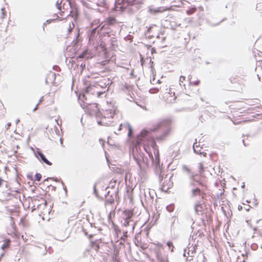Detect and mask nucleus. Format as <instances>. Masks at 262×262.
<instances>
[{
	"mask_svg": "<svg viewBox=\"0 0 262 262\" xmlns=\"http://www.w3.org/2000/svg\"><path fill=\"white\" fill-rule=\"evenodd\" d=\"M11 123H8L7 124V129H8L9 128V127L11 126Z\"/></svg>",
	"mask_w": 262,
	"mask_h": 262,
	"instance_id": "obj_43",
	"label": "nucleus"
},
{
	"mask_svg": "<svg viewBox=\"0 0 262 262\" xmlns=\"http://www.w3.org/2000/svg\"><path fill=\"white\" fill-rule=\"evenodd\" d=\"M224 21V19H222L221 21H220L219 23H218L217 24H214V25H213V26H216V25H217L220 24L222 21Z\"/></svg>",
	"mask_w": 262,
	"mask_h": 262,
	"instance_id": "obj_49",
	"label": "nucleus"
},
{
	"mask_svg": "<svg viewBox=\"0 0 262 262\" xmlns=\"http://www.w3.org/2000/svg\"><path fill=\"white\" fill-rule=\"evenodd\" d=\"M174 205L173 204H171L168 205L166 207V209L168 212H171L174 210Z\"/></svg>",
	"mask_w": 262,
	"mask_h": 262,
	"instance_id": "obj_22",
	"label": "nucleus"
},
{
	"mask_svg": "<svg viewBox=\"0 0 262 262\" xmlns=\"http://www.w3.org/2000/svg\"><path fill=\"white\" fill-rule=\"evenodd\" d=\"M72 29V27H71V25H70V28L69 29V32H70L71 31Z\"/></svg>",
	"mask_w": 262,
	"mask_h": 262,
	"instance_id": "obj_55",
	"label": "nucleus"
},
{
	"mask_svg": "<svg viewBox=\"0 0 262 262\" xmlns=\"http://www.w3.org/2000/svg\"><path fill=\"white\" fill-rule=\"evenodd\" d=\"M10 219H11V221H12L11 224H12V225H13L14 224V221H13V218L12 217H10Z\"/></svg>",
	"mask_w": 262,
	"mask_h": 262,
	"instance_id": "obj_47",
	"label": "nucleus"
},
{
	"mask_svg": "<svg viewBox=\"0 0 262 262\" xmlns=\"http://www.w3.org/2000/svg\"><path fill=\"white\" fill-rule=\"evenodd\" d=\"M193 148L194 152L200 155H203L204 157H206L207 154L205 152L202 151V148L200 147L199 145H195V143H194Z\"/></svg>",
	"mask_w": 262,
	"mask_h": 262,
	"instance_id": "obj_11",
	"label": "nucleus"
},
{
	"mask_svg": "<svg viewBox=\"0 0 262 262\" xmlns=\"http://www.w3.org/2000/svg\"><path fill=\"white\" fill-rule=\"evenodd\" d=\"M200 83V80H196L194 82H193V84L195 86H197Z\"/></svg>",
	"mask_w": 262,
	"mask_h": 262,
	"instance_id": "obj_36",
	"label": "nucleus"
},
{
	"mask_svg": "<svg viewBox=\"0 0 262 262\" xmlns=\"http://www.w3.org/2000/svg\"><path fill=\"white\" fill-rule=\"evenodd\" d=\"M121 224L124 227H128L131 226V230L133 231L134 230L135 227L136 225V223L134 221H126L125 220H121Z\"/></svg>",
	"mask_w": 262,
	"mask_h": 262,
	"instance_id": "obj_9",
	"label": "nucleus"
},
{
	"mask_svg": "<svg viewBox=\"0 0 262 262\" xmlns=\"http://www.w3.org/2000/svg\"><path fill=\"white\" fill-rule=\"evenodd\" d=\"M199 169H200V170H199L200 173H202L204 170V167H203V164L202 163H199Z\"/></svg>",
	"mask_w": 262,
	"mask_h": 262,
	"instance_id": "obj_29",
	"label": "nucleus"
},
{
	"mask_svg": "<svg viewBox=\"0 0 262 262\" xmlns=\"http://www.w3.org/2000/svg\"><path fill=\"white\" fill-rule=\"evenodd\" d=\"M257 245L256 244H253L251 245V248L253 250H255L257 248Z\"/></svg>",
	"mask_w": 262,
	"mask_h": 262,
	"instance_id": "obj_34",
	"label": "nucleus"
},
{
	"mask_svg": "<svg viewBox=\"0 0 262 262\" xmlns=\"http://www.w3.org/2000/svg\"><path fill=\"white\" fill-rule=\"evenodd\" d=\"M4 10H5V8H2L1 9V10L3 12V15H4Z\"/></svg>",
	"mask_w": 262,
	"mask_h": 262,
	"instance_id": "obj_56",
	"label": "nucleus"
},
{
	"mask_svg": "<svg viewBox=\"0 0 262 262\" xmlns=\"http://www.w3.org/2000/svg\"><path fill=\"white\" fill-rule=\"evenodd\" d=\"M59 69V67L57 66H54L53 67V69L56 71H58V70Z\"/></svg>",
	"mask_w": 262,
	"mask_h": 262,
	"instance_id": "obj_38",
	"label": "nucleus"
},
{
	"mask_svg": "<svg viewBox=\"0 0 262 262\" xmlns=\"http://www.w3.org/2000/svg\"><path fill=\"white\" fill-rule=\"evenodd\" d=\"M93 237V234H90L89 235V237L90 239L92 238Z\"/></svg>",
	"mask_w": 262,
	"mask_h": 262,
	"instance_id": "obj_53",
	"label": "nucleus"
},
{
	"mask_svg": "<svg viewBox=\"0 0 262 262\" xmlns=\"http://www.w3.org/2000/svg\"><path fill=\"white\" fill-rule=\"evenodd\" d=\"M243 143H244V145L245 146H247V145L245 144L244 140H243Z\"/></svg>",
	"mask_w": 262,
	"mask_h": 262,
	"instance_id": "obj_59",
	"label": "nucleus"
},
{
	"mask_svg": "<svg viewBox=\"0 0 262 262\" xmlns=\"http://www.w3.org/2000/svg\"><path fill=\"white\" fill-rule=\"evenodd\" d=\"M115 115V110L114 108L113 109H108L106 110L103 114V115L102 116L103 117H105L108 120H112L114 116Z\"/></svg>",
	"mask_w": 262,
	"mask_h": 262,
	"instance_id": "obj_7",
	"label": "nucleus"
},
{
	"mask_svg": "<svg viewBox=\"0 0 262 262\" xmlns=\"http://www.w3.org/2000/svg\"><path fill=\"white\" fill-rule=\"evenodd\" d=\"M43 101V97L42 96L40 98L39 102L37 104H40Z\"/></svg>",
	"mask_w": 262,
	"mask_h": 262,
	"instance_id": "obj_37",
	"label": "nucleus"
},
{
	"mask_svg": "<svg viewBox=\"0 0 262 262\" xmlns=\"http://www.w3.org/2000/svg\"><path fill=\"white\" fill-rule=\"evenodd\" d=\"M104 94V92H98V93H97V94H98V97H101V96L102 95H103Z\"/></svg>",
	"mask_w": 262,
	"mask_h": 262,
	"instance_id": "obj_39",
	"label": "nucleus"
},
{
	"mask_svg": "<svg viewBox=\"0 0 262 262\" xmlns=\"http://www.w3.org/2000/svg\"><path fill=\"white\" fill-rule=\"evenodd\" d=\"M19 121H20L19 119H17L15 122L16 124H17L19 122Z\"/></svg>",
	"mask_w": 262,
	"mask_h": 262,
	"instance_id": "obj_54",
	"label": "nucleus"
},
{
	"mask_svg": "<svg viewBox=\"0 0 262 262\" xmlns=\"http://www.w3.org/2000/svg\"><path fill=\"white\" fill-rule=\"evenodd\" d=\"M101 114L99 112H97L96 114V117L97 118V122L99 125H104V126H108L110 125L111 123L112 122V120H108V119L105 118V117H102L100 119H98V117Z\"/></svg>",
	"mask_w": 262,
	"mask_h": 262,
	"instance_id": "obj_5",
	"label": "nucleus"
},
{
	"mask_svg": "<svg viewBox=\"0 0 262 262\" xmlns=\"http://www.w3.org/2000/svg\"><path fill=\"white\" fill-rule=\"evenodd\" d=\"M39 104H37L36 106L34 107V108L33 109V112H35L36 110H37L38 108V106L39 105Z\"/></svg>",
	"mask_w": 262,
	"mask_h": 262,
	"instance_id": "obj_44",
	"label": "nucleus"
},
{
	"mask_svg": "<svg viewBox=\"0 0 262 262\" xmlns=\"http://www.w3.org/2000/svg\"><path fill=\"white\" fill-rule=\"evenodd\" d=\"M169 124L170 120L169 119L162 120L150 131L143 129L137 136L135 141L136 148L137 149L143 144L144 150L149 154V156H150L149 147L153 148L155 158L151 156V160L157 167H160V156L159 151L156 149L157 145L151 133L160 130L162 134L156 135V138L158 141H162L166 138L169 133L170 129L168 126Z\"/></svg>",
	"mask_w": 262,
	"mask_h": 262,
	"instance_id": "obj_1",
	"label": "nucleus"
},
{
	"mask_svg": "<svg viewBox=\"0 0 262 262\" xmlns=\"http://www.w3.org/2000/svg\"><path fill=\"white\" fill-rule=\"evenodd\" d=\"M186 78L185 76H181L180 77V80H179V82H180V84L181 85H182V83L183 82V81H184L185 80Z\"/></svg>",
	"mask_w": 262,
	"mask_h": 262,
	"instance_id": "obj_30",
	"label": "nucleus"
},
{
	"mask_svg": "<svg viewBox=\"0 0 262 262\" xmlns=\"http://www.w3.org/2000/svg\"><path fill=\"white\" fill-rule=\"evenodd\" d=\"M4 181V180H3L2 178L0 177V187H2V182Z\"/></svg>",
	"mask_w": 262,
	"mask_h": 262,
	"instance_id": "obj_41",
	"label": "nucleus"
},
{
	"mask_svg": "<svg viewBox=\"0 0 262 262\" xmlns=\"http://www.w3.org/2000/svg\"><path fill=\"white\" fill-rule=\"evenodd\" d=\"M198 176L197 174H194L193 173H190V177H189L192 181L201 184L200 182V180L198 179Z\"/></svg>",
	"mask_w": 262,
	"mask_h": 262,
	"instance_id": "obj_14",
	"label": "nucleus"
},
{
	"mask_svg": "<svg viewBox=\"0 0 262 262\" xmlns=\"http://www.w3.org/2000/svg\"><path fill=\"white\" fill-rule=\"evenodd\" d=\"M62 2V0H58L56 3V6L57 8L60 10H61V4Z\"/></svg>",
	"mask_w": 262,
	"mask_h": 262,
	"instance_id": "obj_26",
	"label": "nucleus"
},
{
	"mask_svg": "<svg viewBox=\"0 0 262 262\" xmlns=\"http://www.w3.org/2000/svg\"><path fill=\"white\" fill-rule=\"evenodd\" d=\"M182 169L183 171H186L189 177H190V173H193L191 171V170L186 165H183Z\"/></svg>",
	"mask_w": 262,
	"mask_h": 262,
	"instance_id": "obj_19",
	"label": "nucleus"
},
{
	"mask_svg": "<svg viewBox=\"0 0 262 262\" xmlns=\"http://www.w3.org/2000/svg\"><path fill=\"white\" fill-rule=\"evenodd\" d=\"M38 248H39L40 249H42L43 250V251L42 252H40V254L42 255H45L47 254V249H46V246L44 245H42L41 247H38Z\"/></svg>",
	"mask_w": 262,
	"mask_h": 262,
	"instance_id": "obj_21",
	"label": "nucleus"
},
{
	"mask_svg": "<svg viewBox=\"0 0 262 262\" xmlns=\"http://www.w3.org/2000/svg\"><path fill=\"white\" fill-rule=\"evenodd\" d=\"M108 37H110V41L113 46H115V42L117 41V38L115 37H111V34L110 33H107Z\"/></svg>",
	"mask_w": 262,
	"mask_h": 262,
	"instance_id": "obj_18",
	"label": "nucleus"
},
{
	"mask_svg": "<svg viewBox=\"0 0 262 262\" xmlns=\"http://www.w3.org/2000/svg\"><path fill=\"white\" fill-rule=\"evenodd\" d=\"M134 158L139 168L141 169L144 168L145 166H146L147 163L141 155H140V157H137L135 155H134Z\"/></svg>",
	"mask_w": 262,
	"mask_h": 262,
	"instance_id": "obj_6",
	"label": "nucleus"
},
{
	"mask_svg": "<svg viewBox=\"0 0 262 262\" xmlns=\"http://www.w3.org/2000/svg\"><path fill=\"white\" fill-rule=\"evenodd\" d=\"M167 246L168 247L169 249L170 250L171 252L173 251V246L172 243L171 242H168L166 244Z\"/></svg>",
	"mask_w": 262,
	"mask_h": 262,
	"instance_id": "obj_25",
	"label": "nucleus"
},
{
	"mask_svg": "<svg viewBox=\"0 0 262 262\" xmlns=\"http://www.w3.org/2000/svg\"><path fill=\"white\" fill-rule=\"evenodd\" d=\"M127 231L125 232V233H124V235L126 236V234H127Z\"/></svg>",
	"mask_w": 262,
	"mask_h": 262,
	"instance_id": "obj_63",
	"label": "nucleus"
},
{
	"mask_svg": "<svg viewBox=\"0 0 262 262\" xmlns=\"http://www.w3.org/2000/svg\"><path fill=\"white\" fill-rule=\"evenodd\" d=\"M55 20H56V19H50L46 20V23L47 24H49Z\"/></svg>",
	"mask_w": 262,
	"mask_h": 262,
	"instance_id": "obj_33",
	"label": "nucleus"
},
{
	"mask_svg": "<svg viewBox=\"0 0 262 262\" xmlns=\"http://www.w3.org/2000/svg\"><path fill=\"white\" fill-rule=\"evenodd\" d=\"M49 179H50V180H53V179H54V178H47V179H46V180L44 181V182H45V181H48V180H49Z\"/></svg>",
	"mask_w": 262,
	"mask_h": 262,
	"instance_id": "obj_48",
	"label": "nucleus"
},
{
	"mask_svg": "<svg viewBox=\"0 0 262 262\" xmlns=\"http://www.w3.org/2000/svg\"><path fill=\"white\" fill-rule=\"evenodd\" d=\"M80 40V38H79V32L77 33L76 34V38L75 39V40H74V41H75V44L76 43H77Z\"/></svg>",
	"mask_w": 262,
	"mask_h": 262,
	"instance_id": "obj_31",
	"label": "nucleus"
},
{
	"mask_svg": "<svg viewBox=\"0 0 262 262\" xmlns=\"http://www.w3.org/2000/svg\"><path fill=\"white\" fill-rule=\"evenodd\" d=\"M238 210H241L242 209V207L241 206H239L238 207Z\"/></svg>",
	"mask_w": 262,
	"mask_h": 262,
	"instance_id": "obj_57",
	"label": "nucleus"
},
{
	"mask_svg": "<svg viewBox=\"0 0 262 262\" xmlns=\"http://www.w3.org/2000/svg\"><path fill=\"white\" fill-rule=\"evenodd\" d=\"M164 11V9H162L161 8H154L151 6L149 7L148 8V12L150 14H156L158 13H161Z\"/></svg>",
	"mask_w": 262,
	"mask_h": 262,
	"instance_id": "obj_12",
	"label": "nucleus"
},
{
	"mask_svg": "<svg viewBox=\"0 0 262 262\" xmlns=\"http://www.w3.org/2000/svg\"><path fill=\"white\" fill-rule=\"evenodd\" d=\"M257 262H262V255L261 256L258 258Z\"/></svg>",
	"mask_w": 262,
	"mask_h": 262,
	"instance_id": "obj_45",
	"label": "nucleus"
},
{
	"mask_svg": "<svg viewBox=\"0 0 262 262\" xmlns=\"http://www.w3.org/2000/svg\"><path fill=\"white\" fill-rule=\"evenodd\" d=\"M159 171H160V172L161 173V170H159L157 172H159ZM159 180L160 181V182L161 183L162 182V179H163V176H161V173L159 175Z\"/></svg>",
	"mask_w": 262,
	"mask_h": 262,
	"instance_id": "obj_35",
	"label": "nucleus"
},
{
	"mask_svg": "<svg viewBox=\"0 0 262 262\" xmlns=\"http://www.w3.org/2000/svg\"><path fill=\"white\" fill-rule=\"evenodd\" d=\"M195 212L196 214H199L200 212H201L203 210V207L200 201H197L194 206Z\"/></svg>",
	"mask_w": 262,
	"mask_h": 262,
	"instance_id": "obj_13",
	"label": "nucleus"
},
{
	"mask_svg": "<svg viewBox=\"0 0 262 262\" xmlns=\"http://www.w3.org/2000/svg\"><path fill=\"white\" fill-rule=\"evenodd\" d=\"M83 231H84V234H85V235H88V232H87L85 230H83Z\"/></svg>",
	"mask_w": 262,
	"mask_h": 262,
	"instance_id": "obj_58",
	"label": "nucleus"
},
{
	"mask_svg": "<svg viewBox=\"0 0 262 262\" xmlns=\"http://www.w3.org/2000/svg\"><path fill=\"white\" fill-rule=\"evenodd\" d=\"M170 221H171L170 231L171 232L174 233L177 229V227H176V226L175 225V224L176 222H178V219H177L176 216H173L172 217H171V218L170 219Z\"/></svg>",
	"mask_w": 262,
	"mask_h": 262,
	"instance_id": "obj_10",
	"label": "nucleus"
},
{
	"mask_svg": "<svg viewBox=\"0 0 262 262\" xmlns=\"http://www.w3.org/2000/svg\"><path fill=\"white\" fill-rule=\"evenodd\" d=\"M114 202V200L113 198H110L106 200L105 204H112Z\"/></svg>",
	"mask_w": 262,
	"mask_h": 262,
	"instance_id": "obj_28",
	"label": "nucleus"
},
{
	"mask_svg": "<svg viewBox=\"0 0 262 262\" xmlns=\"http://www.w3.org/2000/svg\"><path fill=\"white\" fill-rule=\"evenodd\" d=\"M126 124H129L128 123H123V124H121L120 125V127L118 129L119 130H121L122 129H125V130H127L128 129V127H127V126H126L125 125Z\"/></svg>",
	"mask_w": 262,
	"mask_h": 262,
	"instance_id": "obj_23",
	"label": "nucleus"
},
{
	"mask_svg": "<svg viewBox=\"0 0 262 262\" xmlns=\"http://www.w3.org/2000/svg\"><path fill=\"white\" fill-rule=\"evenodd\" d=\"M96 31H97V28H95L94 29H93L91 32V34L89 36V38H90V39H93V37H94L95 34H96Z\"/></svg>",
	"mask_w": 262,
	"mask_h": 262,
	"instance_id": "obj_24",
	"label": "nucleus"
},
{
	"mask_svg": "<svg viewBox=\"0 0 262 262\" xmlns=\"http://www.w3.org/2000/svg\"><path fill=\"white\" fill-rule=\"evenodd\" d=\"M239 262H245V259H244L242 261H239Z\"/></svg>",
	"mask_w": 262,
	"mask_h": 262,
	"instance_id": "obj_64",
	"label": "nucleus"
},
{
	"mask_svg": "<svg viewBox=\"0 0 262 262\" xmlns=\"http://www.w3.org/2000/svg\"><path fill=\"white\" fill-rule=\"evenodd\" d=\"M35 180L36 181H40V180L41 179V174H40L39 173H37L35 175Z\"/></svg>",
	"mask_w": 262,
	"mask_h": 262,
	"instance_id": "obj_27",
	"label": "nucleus"
},
{
	"mask_svg": "<svg viewBox=\"0 0 262 262\" xmlns=\"http://www.w3.org/2000/svg\"><path fill=\"white\" fill-rule=\"evenodd\" d=\"M144 0H116L114 9L116 11H126L133 15L142 8Z\"/></svg>",
	"mask_w": 262,
	"mask_h": 262,
	"instance_id": "obj_2",
	"label": "nucleus"
},
{
	"mask_svg": "<svg viewBox=\"0 0 262 262\" xmlns=\"http://www.w3.org/2000/svg\"><path fill=\"white\" fill-rule=\"evenodd\" d=\"M47 24H46V22L43 23V30H45V26H47Z\"/></svg>",
	"mask_w": 262,
	"mask_h": 262,
	"instance_id": "obj_52",
	"label": "nucleus"
},
{
	"mask_svg": "<svg viewBox=\"0 0 262 262\" xmlns=\"http://www.w3.org/2000/svg\"><path fill=\"white\" fill-rule=\"evenodd\" d=\"M56 75L55 73L52 72H50L48 75V78L51 80H54L55 79Z\"/></svg>",
	"mask_w": 262,
	"mask_h": 262,
	"instance_id": "obj_20",
	"label": "nucleus"
},
{
	"mask_svg": "<svg viewBox=\"0 0 262 262\" xmlns=\"http://www.w3.org/2000/svg\"><path fill=\"white\" fill-rule=\"evenodd\" d=\"M198 195L201 196L202 199H204L205 193L202 192L201 189L198 187L192 189L191 196L194 198Z\"/></svg>",
	"mask_w": 262,
	"mask_h": 262,
	"instance_id": "obj_8",
	"label": "nucleus"
},
{
	"mask_svg": "<svg viewBox=\"0 0 262 262\" xmlns=\"http://www.w3.org/2000/svg\"><path fill=\"white\" fill-rule=\"evenodd\" d=\"M244 187H245V184H244V183H243V185L242 186V187L244 188Z\"/></svg>",
	"mask_w": 262,
	"mask_h": 262,
	"instance_id": "obj_62",
	"label": "nucleus"
},
{
	"mask_svg": "<svg viewBox=\"0 0 262 262\" xmlns=\"http://www.w3.org/2000/svg\"><path fill=\"white\" fill-rule=\"evenodd\" d=\"M134 214L132 210L126 209L123 211L121 216V220L134 221Z\"/></svg>",
	"mask_w": 262,
	"mask_h": 262,
	"instance_id": "obj_4",
	"label": "nucleus"
},
{
	"mask_svg": "<svg viewBox=\"0 0 262 262\" xmlns=\"http://www.w3.org/2000/svg\"><path fill=\"white\" fill-rule=\"evenodd\" d=\"M85 53L83 52L78 56V59L83 58L85 57Z\"/></svg>",
	"mask_w": 262,
	"mask_h": 262,
	"instance_id": "obj_32",
	"label": "nucleus"
},
{
	"mask_svg": "<svg viewBox=\"0 0 262 262\" xmlns=\"http://www.w3.org/2000/svg\"><path fill=\"white\" fill-rule=\"evenodd\" d=\"M94 188V192L96 195L97 193V191L96 190V185H95L94 186V188Z\"/></svg>",
	"mask_w": 262,
	"mask_h": 262,
	"instance_id": "obj_40",
	"label": "nucleus"
},
{
	"mask_svg": "<svg viewBox=\"0 0 262 262\" xmlns=\"http://www.w3.org/2000/svg\"><path fill=\"white\" fill-rule=\"evenodd\" d=\"M190 186H194L195 185V184L194 183V182L193 181L192 182H191V183H190Z\"/></svg>",
	"mask_w": 262,
	"mask_h": 262,
	"instance_id": "obj_50",
	"label": "nucleus"
},
{
	"mask_svg": "<svg viewBox=\"0 0 262 262\" xmlns=\"http://www.w3.org/2000/svg\"><path fill=\"white\" fill-rule=\"evenodd\" d=\"M127 127H128V129H127L128 130V137H130L132 136L133 134V128L130 124H126L125 125Z\"/></svg>",
	"mask_w": 262,
	"mask_h": 262,
	"instance_id": "obj_17",
	"label": "nucleus"
},
{
	"mask_svg": "<svg viewBox=\"0 0 262 262\" xmlns=\"http://www.w3.org/2000/svg\"><path fill=\"white\" fill-rule=\"evenodd\" d=\"M34 154L35 156L40 162H43L50 166L52 164V163L46 158L45 156L40 151V149L37 148L36 150L34 151Z\"/></svg>",
	"mask_w": 262,
	"mask_h": 262,
	"instance_id": "obj_3",
	"label": "nucleus"
},
{
	"mask_svg": "<svg viewBox=\"0 0 262 262\" xmlns=\"http://www.w3.org/2000/svg\"><path fill=\"white\" fill-rule=\"evenodd\" d=\"M164 184V182L163 183V186H162V189L164 190L165 189H167L168 188V187H165V185Z\"/></svg>",
	"mask_w": 262,
	"mask_h": 262,
	"instance_id": "obj_42",
	"label": "nucleus"
},
{
	"mask_svg": "<svg viewBox=\"0 0 262 262\" xmlns=\"http://www.w3.org/2000/svg\"><path fill=\"white\" fill-rule=\"evenodd\" d=\"M106 23L110 25H113L117 23V20L114 17H108L106 19Z\"/></svg>",
	"mask_w": 262,
	"mask_h": 262,
	"instance_id": "obj_15",
	"label": "nucleus"
},
{
	"mask_svg": "<svg viewBox=\"0 0 262 262\" xmlns=\"http://www.w3.org/2000/svg\"><path fill=\"white\" fill-rule=\"evenodd\" d=\"M186 251V249H185L184 250V256H186V255H185V252Z\"/></svg>",
	"mask_w": 262,
	"mask_h": 262,
	"instance_id": "obj_61",
	"label": "nucleus"
},
{
	"mask_svg": "<svg viewBox=\"0 0 262 262\" xmlns=\"http://www.w3.org/2000/svg\"><path fill=\"white\" fill-rule=\"evenodd\" d=\"M91 88H90V87H87L86 89V93H89V89H91Z\"/></svg>",
	"mask_w": 262,
	"mask_h": 262,
	"instance_id": "obj_46",
	"label": "nucleus"
},
{
	"mask_svg": "<svg viewBox=\"0 0 262 262\" xmlns=\"http://www.w3.org/2000/svg\"><path fill=\"white\" fill-rule=\"evenodd\" d=\"M54 17H56V18H54V19H56V20L58 18V16L57 15V14H55L54 15Z\"/></svg>",
	"mask_w": 262,
	"mask_h": 262,
	"instance_id": "obj_51",
	"label": "nucleus"
},
{
	"mask_svg": "<svg viewBox=\"0 0 262 262\" xmlns=\"http://www.w3.org/2000/svg\"><path fill=\"white\" fill-rule=\"evenodd\" d=\"M10 241L9 239L5 241L4 243L3 244V245L1 247V249L3 250H5L6 249H7L10 246Z\"/></svg>",
	"mask_w": 262,
	"mask_h": 262,
	"instance_id": "obj_16",
	"label": "nucleus"
},
{
	"mask_svg": "<svg viewBox=\"0 0 262 262\" xmlns=\"http://www.w3.org/2000/svg\"><path fill=\"white\" fill-rule=\"evenodd\" d=\"M4 253H2V254H1V256H0V258H1L2 257H3V256H4Z\"/></svg>",
	"mask_w": 262,
	"mask_h": 262,
	"instance_id": "obj_60",
	"label": "nucleus"
}]
</instances>
